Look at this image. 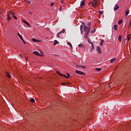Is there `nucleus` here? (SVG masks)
<instances>
[{"label": "nucleus", "mask_w": 131, "mask_h": 131, "mask_svg": "<svg viewBox=\"0 0 131 131\" xmlns=\"http://www.w3.org/2000/svg\"><path fill=\"white\" fill-rule=\"evenodd\" d=\"M82 25H81L80 27L81 33L82 34V29H83V26H84L83 31L84 32H85L84 37H85V39H86L87 38H88V35L89 34V32L91 31V21L89 22L88 27L84 26V23H82Z\"/></svg>", "instance_id": "f257e3e1"}, {"label": "nucleus", "mask_w": 131, "mask_h": 131, "mask_svg": "<svg viewBox=\"0 0 131 131\" xmlns=\"http://www.w3.org/2000/svg\"><path fill=\"white\" fill-rule=\"evenodd\" d=\"M90 4H92V7H97L98 6V0H93Z\"/></svg>", "instance_id": "f03ea898"}, {"label": "nucleus", "mask_w": 131, "mask_h": 131, "mask_svg": "<svg viewBox=\"0 0 131 131\" xmlns=\"http://www.w3.org/2000/svg\"><path fill=\"white\" fill-rule=\"evenodd\" d=\"M33 54H34L35 55H36V56H39V57H43V54H39V53H38V52L37 51H34L33 52Z\"/></svg>", "instance_id": "7ed1b4c3"}, {"label": "nucleus", "mask_w": 131, "mask_h": 131, "mask_svg": "<svg viewBox=\"0 0 131 131\" xmlns=\"http://www.w3.org/2000/svg\"><path fill=\"white\" fill-rule=\"evenodd\" d=\"M76 73H77V74H80L81 75H84V73H83L82 71H78L77 70H76Z\"/></svg>", "instance_id": "20e7f679"}, {"label": "nucleus", "mask_w": 131, "mask_h": 131, "mask_svg": "<svg viewBox=\"0 0 131 131\" xmlns=\"http://www.w3.org/2000/svg\"><path fill=\"white\" fill-rule=\"evenodd\" d=\"M118 9H119V6H118L117 5H116L114 9V11H116L117 10H118Z\"/></svg>", "instance_id": "39448f33"}, {"label": "nucleus", "mask_w": 131, "mask_h": 131, "mask_svg": "<svg viewBox=\"0 0 131 131\" xmlns=\"http://www.w3.org/2000/svg\"><path fill=\"white\" fill-rule=\"evenodd\" d=\"M32 40H33L34 41V42H40V41H41L40 40L36 39L35 38L32 39Z\"/></svg>", "instance_id": "423d86ee"}, {"label": "nucleus", "mask_w": 131, "mask_h": 131, "mask_svg": "<svg viewBox=\"0 0 131 131\" xmlns=\"http://www.w3.org/2000/svg\"><path fill=\"white\" fill-rule=\"evenodd\" d=\"M79 48H80V49H84L85 47L84 46V45H82V44H80L78 45Z\"/></svg>", "instance_id": "0eeeda50"}, {"label": "nucleus", "mask_w": 131, "mask_h": 131, "mask_svg": "<svg viewBox=\"0 0 131 131\" xmlns=\"http://www.w3.org/2000/svg\"><path fill=\"white\" fill-rule=\"evenodd\" d=\"M23 22H24V23H25V24H27L28 26H30V24L28 23L26 20L23 19Z\"/></svg>", "instance_id": "6e6552de"}, {"label": "nucleus", "mask_w": 131, "mask_h": 131, "mask_svg": "<svg viewBox=\"0 0 131 131\" xmlns=\"http://www.w3.org/2000/svg\"><path fill=\"white\" fill-rule=\"evenodd\" d=\"M84 6V0H82L80 3V6L83 7Z\"/></svg>", "instance_id": "1a4fd4ad"}, {"label": "nucleus", "mask_w": 131, "mask_h": 131, "mask_svg": "<svg viewBox=\"0 0 131 131\" xmlns=\"http://www.w3.org/2000/svg\"><path fill=\"white\" fill-rule=\"evenodd\" d=\"M17 35L19 36V37L21 39V40H22V41H23V37H22V36H21L20 33H18Z\"/></svg>", "instance_id": "9d476101"}, {"label": "nucleus", "mask_w": 131, "mask_h": 131, "mask_svg": "<svg viewBox=\"0 0 131 131\" xmlns=\"http://www.w3.org/2000/svg\"><path fill=\"white\" fill-rule=\"evenodd\" d=\"M96 51L99 54H100L101 53V48H100V47H97Z\"/></svg>", "instance_id": "9b49d317"}, {"label": "nucleus", "mask_w": 131, "mask_h": 131, "mask_svg": "<svg viewBox=\"0 0 131 131\" xmlns=\"http://www.w3.org/2000/svg\"><path fill=\"white\" fill-rule=\"evenodd\" d=\"M67 45H68V46H70V47H71V49H73V47H72V45H71V43H70V42H68Z\"/></svg>", "instance_id": "f8f14e48"}, {"label": "nucleus", "mask_w": 131, "mask_h": 131, "mask_svg": "<svg viewBox=\"0 0 131 131\" xmlns=\"http://www.w3.org/2000/svg\"><path fill=\"white\" fill-rule=\"evenodd\" d=\"M116 60V59L115 58L112 59L111 60V63H114V62H115Z\"/></svg>", "instance_id": "ddd939ff"}, {"label": "nucleus", "mask_w": 131, "mask_h": 131, "mask_svg": "<svg viewBox=\"0 0 131 131\" xmlns=\"http://www.w3.org/2000/svg\"><path fill=\"white\" fill-rule=\"evenodd\" d=\"M114 30H115L116 31V30H117V25H115L114 26Z\"/></svg>", "instance_id": "4468645a"}, {"label": "nucleus", "mask_w": 131, "mask_h": 131, "mask_svg": "<svg viewBox=\"0 0 131 131\" xmlns=\"http://www.w3.org/2000/svg\"><path fill=\"white\" fill-rule=\"evenodd\" d=\"M91 47H92V49L91 50V51H93V50H94V43H91Z\"/></svg>", "instance_id": "2eb2a0df"}, {"label": "nucleus", "mask_w": 131, "mask_h": 131, "mask_svg": "<svg viewBox=\"0 0 131 131\" xmlns=\"http://www.w3.org/2000/svg\"><path fill=\"white\" fill-rule=\"evenodd\" d=\"M129 14V10H127L125 11V15L127 16V15H128Z\"/></svg>", "instance_id": "dca6fc26"}, {"label": "nucleus", "mask_w": 131, "mask_h": 131, "mask_svg": "<svg viewBox=\"0 0 131 131\" xmlns=\"http://www.w3.org/2000/svg\"><path fill=\"white\" fill-rule=\"evenodd\" d=\"M95 70H96V71L100 72L102 70V69H101L100 68H95Z\"/></svg>", "instance_id": "f3484780"}, {"label": "nucleus", "mask_w": 131, "mask_h": 131, "mask_svg": "<svg viewBox=\"0 0 131 131\" xmlns=\"http://www.w3.org/2000/svg\"><path fill=\"white\" fill-rule=\"evenodd\" d=\"M61 33H62V32H60L59 33H58L57 34V37H58V38H60V36L59 34H61Z\"/></svg>", "instance_id": "a211bd4d"}, {"label": "nucleus", "mask_w": 131, "mask_h": 131, "mask_svg": "<svg viewBox=\"0 0 131 131\" xmlns=\"http://www.w3.org/2000/svg\"><path fill=\"white\" fill-rule=\"evenodd\" d=\"M6 74H7V77H8V78H11V75H9L8 72H7Z\"/></svg>", "instance_id": "6ab92c4d"}, {"label": "nucleus", "mask_w": 131, "mask_h": 131, "mask_svg": "<svg viewBox=\"0 0 131 131\" xmlns=\"http://www.w3.org/2000/svg\"><path fill=\"white\" fill-rule=\"evenodd\" d=\"M103 43H104V40H102L100 43V46H103Z\"/></svg>", "instance_id": "aec40b11"}, {"label": "nucleus", "mask_w": 131, "mask_h": 131, "mask_svg": "<svg viewBox=\"0 0 131 131\" xmlns=\"http://www.w3.org/2000/svg\"><path fill=\"white\" fill-rule=\"evenodd\" d=\"M57 74H59V75H60V76H63V74L60 73V72L57 71Z\"/></svg>", "instance_id": "412c9836"}, {"label": "nucleus", "mask_w": 131, "mask_h": 131, "mask_svg": "<svg viewBox=\"0 0 131 131\" xmlns=\"http://www.w3.org/2000/svg\"><path fill=\"white\" fill-rule=\"evenodd\" d=\"M8 20H11L12 18H11V16H10V15H9V13L8 14Z\"/></svg>", "instance_id": "4be33fe9"}, {"label": "nucleus", "mask_w": 131, "mask_h": 131, "mask_svg": "<svg viewBox=\"0 0 131 131\" xmlns=\"http://www.w3.org/2000/svg\"><path fill=\"white\" fill-rule=\"evenodd\" d=\"M129 35H130L127 36L126 39H127V40H129L130 39V37H129Z\"/></svg>", "instance_id": "5701e85b"}, {"label": "nucleus", "mask_w": 131, "mask_h": 131, "mask_svg": "<svg viewBox=\"0 0 131 131\" xmlns=\"http://www.w3.org/2000/svg\"><path fill=\"white\" fill-rule=\"evenodd\" d=\"M58 41L56 40H54V44L53 45H58Z\"/></svg>", "instance_id": "b1692460"}, {"label": "nucleus", "mask_w": 131, "mask_h": 131, "mask_svg": "<svg viewBox=\"0 0 131 131\" xmlns=\"http://www.w3.org/2000/svg\"><path fill=\"white\" fill-rule=\"evenodd\" d=\"M122 36H121V35H120V36H119V41H121V38H122Z\"/></svg>", "instance_id": "393cba45"}, {"label": "nucleus", "mask_w": 131, "mask_h": 131, "mask_svg": "<svg viewBox=\"0 0 131 131\" xmlns=\"http://www.w3.org/2000/svg\"><path fill=\"white\" fill-rule=\"evenodd\" d=\"M67 76L66 77V78H69L70 77V74L67 73Z\"/></svg>", "instance_id": "a878e982"}, {"label": "nucleus", "mask_w": 131, "mask_h": 131, "mask_svg": "<svg viewBox=\"0 0 131 131\" xmlns=\"http://www.w3.org/2000/svg\"><path fill=\"white\" fill-rule=\"evenodd\" d=\"M10 13H11V15H12L13 17H14V16H15V13H14V12H13L12 11H11V12H10Z\"/></svg>", "instance_id": "bb28decb"}, {"label": "nucleus", "mask_w": 131, "mask_h": 131, "mask_svg": "<svg viewBox=\"0 0 131 131\" xmlns=\"http://www.w3.org/2000/svg\"><path fill=\"white\" fill-rule=\"evenodd\" d=\"M34 102H35V100H34V99L32 98L31 99V103H34Z\"/></svg>", "instance_id": "cd10ccee"}, {"label": "nucleus", "mask_w": 131, "mask_h": 131, "mask_svg": "<svg viewBox=\"0 0 131 131\" xmlns=\"http://www.w3.org/2000/svg\"><path fill=\"white\" fill-rule=\"evenodd\" d=\"M96 32V29H94L93 31H91V33H95Z\"/></svg>", "instance_id": "c85d7f7f"}, {"label": "nucleus", "mask_w": 131, "mask_h": 131, "mask_svg": "<svg viewBox=\"0 0 131 131\" xmlns=\"http://www.w3.org/2000/svg\"><path fill=\"white\" fill-rule=\"evenodd\" d=\"M121 23H122V20L121 19H120L118 21V24H119L120 25V24H121Z\"/></svg>", "instance_id": "c756f323"}, {"label": "nucleus", "mask_w": 131, "mask_h": 131, "mask_svg": "<svg viewBox=\"0 0 131 131\" xmlns=\"http://www.w3.org/2000/svg\"><path fill=\"white\" fill-rule=\"evenodd\" d=\"M77 67H78V68H81V66H80V65H78V66H77Z\"/></svg>", "instance_id": "7c9ffc66"}, {"label": "nucleus", "mask_w": 131, "mask_h": 131, "mask_svg": "<svg viewBox=\"0 0 131 131\" xmlns=\"http://www.w3.org/2000/svg\"><path fill=\"white\" fill-rule=\"evenodd\" d=\"M81 68H82L83 69H85V66H81Z\"/></svg>", "instance_id": "2f4dec72"}, {"label": "nucleus", "mask_w": 131, "mask_h": 131, "mask_svg": "<svg viewBox=\"0 0 131 131\" xmlns=\"http://www.w3.org/2000/svg\"><path fill=\"white\" fill-rule=\"evenodd\" d=\"M61 33H64L65 32V30L63 29L62 31H61Z\"/></svg>", "instance_id": "473e14b6"}, {"label": "nucleus", "mask_w": 131, "mask_h": 131, "mask_svg": "<svg viewBox=\"0 0 131 131\" xmlns=\"http://www.w3.org/2000/svg\"><path fill=\"white\" fill-rule=\"evenodd\" d=\"M99 13H100V14L101 15H102V14H103V12H102V11H99Z\"/></svg>", "instance_id": "72a5a7b5"}, {"label": "nucleus", "mask_w": 131, "mask_h": 131, "mask_svg": "<svg viewBox=\"0 0 131 131\" xmlns=\"http://www.w3.org/2000/svg\"><path fill=\"white\" fill-rule=\"evenodd\" d=\"M13 17L14 18V19H15V20H17V17H16V16H14Z\"/></svg>", "instance_id": "f704fd0d"}, {"label": "nucleus", "mask_w": 131, "mask_h": 131, "mask_svg": "<svg viewBox=\"0 0 131 131\" xmlns=\"http://www.w3.org/2000/svg\"><path fill=\"white\" fill-rule=\"evenodd\" d=\"M62 76H63V77H66V78L67 77V76H66V75H63V74H62Z\"/></svg>", "instance_id": "c9c22d12"}, {"label": "nucleus", "mask_w": 131, "mask_h": 131, "mask_svg": "<svg viewBox=\"0 0 131 131\" xmlns=\"http://www.w3.org/2000/svg\"><path fill=\"white\" fill-rule=\"evenodd\" d=\"M19 57H20V58H22V54H19Z\"/></svg>", "instance_id": "e433bc0d"}, {"label": "nucleus", "mask_w": 131, "mask_h": 131, "mask_svg": "<svg viewBox=\"0 0 131 131\" xmlns=\"http://www.w3.org/2000/svg\"><path fill=\"white\" fill-rule=\"evenodd\" d=\"M51 6H54V3H51Z\"/></svg>", "instance_id": "4c0bfd02"}, {"label": "nucleus", "mask_w": 131, "mask_h": 131, "mask_svg": "<svg viewBox=\"0 0 131 131\" xmlns=\"http://www.w3.org/2000/svg\"><path fill=\"white\" fill-rule=\"evenodd\" d=\"M29 14H30L31 15V14H32V12H30V11H29Z\"/></svg>", "instance_id": "58836bf2"}, {"label": "nucleus", "mask_w": 131, "mask_h": 131, "mask_svg": "<svg viewBox=\"0 0 131 131\" xmlns=\"http://www.w3.org/2000/svg\"><path fill=\"white\" fill-rule=\"evenodd\" d=\"M40 53H41V55H43V53H42V52H40Z\"/></svg>", "instance_id": "ea45409f"}, {"label": "nucleus", "mask_w": 131, "mask_h": 131, "mask_svg": "<svg viewBox=\"0 0 131 131\" xmlns=\"http://www.w3.org/2000/svg\"><path fill=\"white\" fill-rule=\"evenodd\" d=\"M61 3H62V4H64V1H62Z\"/></svg>", "instance_id": "a19ab883"}, {"label": "nucleus", "mask_w": 131, "mask_h": 131, "mask_svg": "<svg viewBox=\"0 0 131 131\" xmlns=\"http://www.w3.org/2000/svg\"><path fill=\"white\" fill-rule=\"evenodd\" d=\"M61 10H62V8L60 7V9H59V11H61Z\"/></svg>", "instance_id": "79ce46f5"}, {"label": "nucleus", "mask_w": 131, "mask_h": 131, "mask_svg": "<svg viewBox=\"0 0 131 131\" xmlns=\"http://www.w3.org/2000/svg\"><path fill=\"white\" fill-rule=\"evenodd\" d=\"M67 84H70V83L68 82L67 83Z\"/></svg>", "instance_id": "37998d69"}, {"label": "nucleus", "mask_w": 131, "mask_h": 131, "mask_svg": "<svg viewBox=\"0 0 131 131\" xmlns=\"http://www.w3.org/2000/svg\"><path fill=\"white\" fill-rule=\"evenodd\" d=\"M23 42H24V43H25V42L24 41V40H23Z\"/></svg>", "instance_id": "c03bdc74"}, {"label": "nucleus", "mask_w": 131, "mask_h": 131, "mask_svg": "<svg viewBox=\"0 0 131 131\" xmlns=\"http://www.w3.org/2000/svg\"><path fill=\"white\" fill-rule=\"evenodd\" d=\"M28 3L30 4L31 2H29V1H28Z\"/></svg>", "instance_id": "a18cd8bd"}, {"label": "nucleus", "mask_w": 131, "mask_h": 131, "mask_svg": "<svg viewBox=\"0 0 131 131\" xmlns=\"http://www.w3.org/2000/svg\"><path fill=\"white\" fill-rule=\"evenodd\" d=\"M62 84H65V83H62Z\"/></svg>", "instance_id": "49530a36"}]
</instances>
